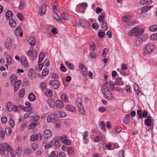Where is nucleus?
Returning <instances> with one entry per match:
<instances>
[{
	"label": "nucleus",
	"instance_id": "nucleus-1",
	"mask_svg": "<svg viewBox=\"0 0 157 157\" xmlns=\"http://www.w3.org/2000/svg\"><path fill=\"white\" fill-rule=\"evenodd\" d=\"M108 84L106 83L102 86L101 91L104 94V97L108 100H110L113 99V96L112 93L109 90L108 87Z\"/></svg>",
	"mask_w": 157,
	"mask_h": 157
},
{
	"label": "nucleus",
	"instance_id": "nucleus-2",
	"mask_svg": "<svg viewBox=\"0 0 157 157\" xmlns=\"http://www.w3.org/2000/svg\"><path fill=\"white\" fill-rule=\"evenodd\" d=\"M11 82L12 85L14 86V90L15 92H16L18 90L20 85L21 83V81L18 80L16 81L17 78L14 75H12L10 77Z\"/></svg>",
	"mask_w": 157,
	"mask_h": 157
},
{
	"label": "nucleus",
	"instance_id": "nucleus-3",
	"mask_svg": "<svg viewBox=\"0 0 157 157\" xmlns=\"http://www.w3.org/2000/svg\"><path fill=\"white\" fill-rule=\"evenodd\" d=\"M52 135L51 131L49 129L45 130L43 132V136L44 137L42 141V143L45 144L48 140V139L50 138Z\"/></svg>",
	"mask_w": 157,
	"mask_h": 157
},
{
	"label": "nucleus",
	"instance_id": "nucleus-4",
	"mask_svg": "<svg viewBox=\"0 0 157 157\" xmlns=\"http://www.w3.org/2000/svg\"><path fill=\"white\" fill-rule=\"evenodd\" d=\"M155 48L154 45L152 43L147 44L144 49V52L145 54H149L152 52Z\"/></svg>",
	"mask_w": 157,
	"mask_h": 157
},
{
	"label": "nucleus",
	"instance_id": "nucleus-5",
	"mask_svg": "<svg viewBox=\"0 0 157 157\" xmlns=\"http://www.w3.org/2000/svg\"><path fill=\"white\" fill-rule=\"evenodd\" d=\"M79 68L80 72L82 76L84 77H86L88 74L87 68L83 64L80 63L79 65Z\"/></svg>",
	"mask_w": 157,
	"mask_h": 157
},
{
	"label": "nucleus",
	"instance_id": "nucleus-6",
	"mask_svg": "<svg viewBox=\"0 0 157 157\" xmlns=\"http://www.w3.org/2000/svg\"><path fill=\"white\" fill-rule=\"evenodd\" d=\"M33 50V48L30 47L26 54L29 57H32L33 59H35L37 57V52L36 50Z\"/></svg>",
	"mask_w": 157,
	"mask_h": 157
},
{
	"label": "nucleus",
	"instance_id": "nucleus-7",
	"mask_svg": "<svg viewBox=\"0 0 157 157\" xmlns=\"http://www.w3.org/2000/svg\"><path fill=\"white\" fill-rule=\"evenodd\" d=\"M49 84L52 88L55 89H58L59 86V83L57 80H51L49 81Z\"/></svg>",
	"mask_w": 157,
	"mask_h": 157
},
{
	"label": "nucleus",
	"instance_id": "nucleus-8",
	"mask_svg": "<svg viewBox=\"0 0 157 157\" xmlns=\"http://www.w3.org/2000/svg\"><path fill=\"white\" fill-rule=\"evenodd\" d=\"M42 136L41 134H32L30 137V140L33 141L37 140L40 141L42 139Z\"/></svg>",
	"mask_w": 157,
	"mask_h": 157
},
{
	"label": "nucleus",
	"instance_id": "nucleus-9",
	"mask_svg": "<svg viewBox=\"0 0 157 157\" xmlns=\"http://www.w3.org/2000/svg\"><path fill=\"white\" fill-rule=\"evenodd\" d=\"M79 24L84 28H86V29H89L90 27V25L88 22L85 21L84 19H81L79 20Z\"/></svg>",
	"mask_w": 157,
	"mask_h": 157
},
{
	"label": "nucleus",
	"instance_id": "nucleus-10",
	"mask_svg": "<svg viewBox=\"0 0 157 157\" xmlns=\"http://www.w3.org/2000/svg\"><path fill=\"white\" fill-rule=\"evenodd\" d=\"M12 45L13 43L11 39L10 38L7 39L5 43V48L7 49H10L11 48Z\"/></svg>",
	"mask_w": 157,
	"mask_h": 157
},
{
	"label": "nucleus",
	"instance_id": "nucleus-11",
	"mask_svg": "<svg viewBox=\"0 0 157 157\" xmlns=\"http://www.w3.org/2000/svg\"><path fill=\"white\" fill-rule=\"evenodd\" d=\"M53 114L54 117L58 118L65 117L66 116V113L63 112H56Z\"/></svg>",
	"mask_w": 157,
	"mask_h": 157
},
{
	"label": "nucleus",
	"instance_id": "nucleus-12",
	"mask_svg": "<svg viewBox=\"0 0 157 157\" xmlns=\"http://www.w3.org/2000/svg\"><path fill=\"white\" fill-rule=\"evenodd\" d=\"M36 112L35 111H31L25 113L24 115L25 118L27 119L32 117L34 116L36 114Z\"/></svg>",
	"mask_w": 157,
	"mask_h": 157
},
{
	"label": "nucleus",
	"instance_id": "nucleus-13",
	"mask_svg": "<svg viewBox=\"0 0 157 157\" xmlns=\"http://www.w3.org/2000/svg\"><path fill=\"white\" fill-rule=\"evenodd\" d=\"M28 76L29 78L33 79L35 78L36 77L35 72L33 69H31L28 72Z\"/></svg>",
	"mask_w": 157,
	"mask_h": 157
},
{
	"label": "nucleus",
	"instance_id": "nucleus-14",
	"mask_svg": "<svg viewBox=\"0 0 157 157\" xmlns=\"http://www.w3.org/2000/svg\"><path fill=\"white\" fill-rule=\"evenodd\" d=\"M21 63L22 65L25 67H28L29 66V63L27 59L24 56H22L21 59Z\"/></svg>",
	"mask_w": 157,
	"mask_h": 157
},
{
	"label": "nucleus",
	"instance_id": "nucleus-15",
	"mask_svg": "<svg viewBox=\"0 0 157 157\" xmlns=\"http://www.w3.org/2000/svg\"><path fill=\"white\" fill-rule=\"evenodd\" d=\"M26 6V4L25 0H20L19 8L20 10H24Z\"/></svg>",
	"mask_w": 157,
	"mask_h": 157
},
{
	"label": "nucleus",
	"instance_id": "nucleus-16",
	"mask_svg": "<svg viewBox=\"0 0 157 157\" xmlns=\"http://www.w3.org/2000/svg\"><path fill=\"white\" fill-rule=\"evenodd\" d=\"M46 5L44 4H43L40 6L39 8V11L41 15L44 14L46 13Z\"/></svg>",
	"mask_w": 157,
	"mask_h": 157
},
{
	"label": "nucleus",
	"instance_id": "nucleus-17",
	"mask_svg": "<svg viewBox=\"0 0 157 157\" xmlns=\"http://www.w3.org/2000/svg\"><path fill=\"white\" fill-rule=\"evenodd\" d=\"M67 152L68 155L69 156L74 155L75 154V149L72 147H69L67 151Z\"/></svg>",
	"mask_w": 157,
	"mask_h": 157
},
{
	"label": "nucleus",
	"instance_id": "nucleus-18",
	"mask_svg": "<svg viewBox=\"0 0 157 157\" xmlns=\"http://www.w3.org/2000/svg\"><path fill=\"white\" fill-rule=\"evenodd\" d=\"M67 110L72 112H75L76 110L75 108L72 105H67L65 106Z\"/></svg>",
	"mask_w": 157,
	"mask_h": 157
},
{
	"label": "nucleus",
	"instance_id": "nucleus-19",
	"mask_svg": "<svg viewBox=\"0 0 157 157\" xmlns=\"http://www.w3.org/2000/svg\"><path fill=\"white\" fill-rule=\"evenodd\" d=\"M143 41V38L141 37H137L135 41V44L136 46H139L142 44Z\"/></svg>",
	"mask_w": 157,
	"mask_h": 157
},
{
	"label": "nucleus",
	"instance_id": "nucleus-20",
	"mask_svg": "<svg viewBox=\"0 0 157 157\" xmlns=\"http://www.w3.org/2000/svg\"><path fill=\"white\" fill-rule=\"evenodd\" d=\"M152 118L150 116H148L145 119V124L147 126H150L151 125V122L152 120Z\"/></svg>",
	"mask_w": 157,
	"mask_h": 157
},
{
	"label": "nucleus",
	"instance_id": "nucleus-21",
	"mask_svg": "<svg viewBox=\"0 0 157 157\" xmlns=\"http://www.w3.org/2000/svg\"><path fill=\"white\" fill-rule=\"evenodd\" d=\"M28 42L32 46H34L36 43V40L34 37L33 36L30 37L28 40Z\"/></svg>",
	"mask_w": 157,
	"mask_h": 157
},
{
	"label": "nucleus",
	"instance_id": "nucleus-22",
	"mask_svg": "<svg viewBox=\"0 0 157 157\" xmlns=\"http://www.w3.org/2000/svg\"><path fill=\"white\" fill-rule=\"evenodd\" d=\"M56 106L58 108H62L64 106V104L61 100H57L56 101Z\"/></svg>",
	"mask_w": 157,
	"mask_h": 157
},
{
	"label": "nucleus",
	"instance_id": "nucleus-23",
	"mask_svg": "<svg viewBox=\"0 0 157 157\" xmlns=\"http://www.w3.org/2000/svg\"><path fill=\"white\" fill-rule=\"evenodd\" d=\"M131 17L130 15L127 14L122 18V20L125 22L128 23L131 19Z\"/></svg>",
	"mask_w": 157,
	"mask_h": 157
},
{
	"label": "nucleus",
	"instance_id": "nucleus-24",
	"mask_svg": "<svg viewBox=\"0 0 157 157\" xmlns=\"http://www.w3.org/2000/svg\"><path fill=\"white\" fill-rule=\"evenodd\" d=\"M13 13L10 10L7 11L6 13L5 16L7 20L11 19L10 18L12 17Z\"/></svg>",
	"mask_w": 157,
	"mask_h": 157
},
{
	"label": "nucleus",
	"instance_id": "nucleus-25",
	"mask_svg": "<svg viewBox=\"0 0 157 157\" xmlns=\"http://www.w3.org/2000/svg\"><path fill=\"white\" fill-rule=\"evenodd\" d=\"M13 104L11 101L8 102L6 105V109L9 112H11L13 109Z\"/></svg>",
	"mask_w": 157,
	"mask_h": 157
},
{
	"label": "nucleus",
	"instance_id": "nucleus-26",
	"mask_svg": "<svg viewBox=\"0 0 157 157\" xmlns=\"http://www.w3.org/2000/svg\"><path fill=\"white\" fill-rule=\"evenodd\" d=\"M105 16V13H103L98 17V19L100 22H103L105 21L104 19V18Z\"/></svg>",
	"mask_w": 157,
	"mask_h": 157
},
{
	"label": "nucleus",
	"instance_id": "nucleus-27",
	"mask_svg": "<svg viewBox=\"0 0 157 157\" xmlns=\"http://www.w3.org/2000/svg\"><path fill=\"white\" fill-rule=\"evenodd\" d=\"M151 8V6H147L141 8L140 9L142 13H145L148 11Z\"/></svg>",
	"mask_w": 157,
	"mask_h": 157
},
{
	"label": "nucleus",
	"instance_id": "nucleus-28",
	"mask_svg": "<svg viewBox=\"0 0 157 157\" xmlns=\"http://www.w3.org/2000/svg\"><path fill=\"white\" fill-rule=\"evenodd\" d=\"M61 16L63 20H67L69 19V15L67 13H64L61 14Z\"/></svg>",
	"mask_w": 157,
	"mask_h": 157
},
{
	"label": "nucleus",
	"instance_id": "nucleus-29",
	"mask_svg": "<svg viewBox=\"0 0 157 157\" xmlns=\"http://www.w3.org/2000/svg\"><path fill=\"white\" fill-rule=\"evenodd\" d=\"M151 0H140V4L143 5H150L151 3Z\"/></svg>",
	"mask_w": 157,
	"mask_h": 157
},
{
	"label": "nucleus",
	"instance_id": "nucleus-30",
	"mask_svg": "<svg viewBox=\"0 0 157 157\" xmlns=\"http://www.w3.org/2000/svg\"><path fill=\"white\" fill-rule=\"evenodd\" d=\"M4 146L6 151L11 153L13 152V150L11 147L7 144L5 143Z\"/></svg>",
	"mask_w": 157,
	"mask_h": 157
},
{
	"label": "nucleus",
	"instance_id": "nucleus-31",
	"mask_svg": "<svg viewBox=\"0 0 157 157\" xmlns=\"http://www.w3.org/2000/svg\"><path fill=\"white\" fill-rule=\"evenodd\" d=\"M4 144H0V154L1 155H4L5 153Z\"/></svg>",
	"mask_w": 157,
	"mask_h": 157
},
{
	"label": "nucleus",
	"instance_id": "nucleus-32",
	"mask_svg": "<svg viewBox=\"0 0 157 157\" xmlns=\"http://www.w3.org/2000/svg\"><path fill=\"white\" fill-rule=\"evenodd\" d=\"M61 98L62 100L64 102H67L68 101V98L65 94H63L61 96Z\"/></svg>",
	"mask_w": 157,
	"mask_h": 157
},
{
	"label": "nucleus",
	"instance_id": "nucleus-33",
	"mask_svg": "<svg viewBox=\"0 0 157 157\" xmlns=\"http://www.w3.org/2000/svg\"><path fill=\"white\" fill-rule=\"evenodd\" d=\"M9 24L10 26L13 28H14L16 26V23L15 21L13 19L10 20Z\"/></svg>",
	"mask_w": 157,
	"mask_h": 157
},
{
	"label": "nucleus",
	"instance_id": "nucleus-34",
	"mask_svg": "<svg viewBox=\"0 0 157 157\" xmlns=\"http://www.w3.org/2000/svg\"><path fill=\"white\" fill-rule=\"evenodd\" d=\"M130 116L129 114H127L126 115L125 118L124 119L123 122L125 124H127L129 121V118Z\"/></svg>",
	"mask_w": 157,
	"mask_h": 157
},
{
	"label": "nucleus",
	"instance_id": "nucleus-35",
	"mask_svg": "<svg viewBox=\"0 0 157 157\" xmlns=\"http://www.w3.org/2000/svg\"><path fill=\"white\" fill-rule=\"evenodd\" d=\"M53 114H51L49 115L47 117V121L48 122H51L53 121H54L55 119L54 117Z\"/></svg>",
	"mask_w": 157,
	"mask_h": 157
},
{
	"label": "nucleus",
	"instance_id": "nucleus-36",
	"mask_svg": "<svg viewBox=\"0 0 157 157\" xmlns=\"http://www.w3.org/2000/svg\"><path fill=\"white\" fill-rule=\"evenodd\" d=\"M28 98L31 101H33L36 99V98L34 94L32 93H31L28 96Z\"/></svg>",
	"mask_w": 157,
	"mask_h": 157
},
{
	"label": "nucleus",
	"instance_id": "nucleus-37",
	"mask_svg": "<svg viewBox=\"0 0 157 157\" xmlns=\"http://www.w3.org/2000/svg\"><path fill=\"white\" fill-rule=\"evenodd\" d=\"M149 30L152 32L157 31V25H154L151 26L149 28Z\"/></svg>",
	"mask_w": 157,
	"mask_h": 157
},
{
	"label": "nucleus",
	"instance_id": "nucleus-38",
	"mask_svg": "<svg viewBox=\"0 0 157 157\" xmlns=\"http://www.w3.org/2000/svg\"><path fill=\"white\" fill-rule=\"evenodd\" d=\"M101 23V25L102 26V28L104 30H106L108 29V26L107 25V23L105 21Z\"/></svg>",
	"mask_w": 157,
	"mask_h": 157
},
{
	"label": "nucleus",
	"instance_id": "nucleus-39",
	"mask_svg": "<svg viewBox=\"0 0 157 157\" xmlns=\"http://www.w3.org/2000/svg\"><path fill=\"white\" fill-rule=\"evenodd\" d=\"M24 154L27 155H29L31 153L32 150L31 149L26 148L23 151Z\"/></svg>",
	"mask_w": 157,
	"mask_h": 157
},
{
	"label": "nucleus",
	"instance_id": "nucleus-40",
	"mask_svg": "<svg viewBox=\"0 0 157 157\" xmlns=\"http://www.w3.org/2000/svg\"><path fill=\"white\" fill-rule=\"evenodd\" d=\"M40 86L44 92L47 90V85L45 83L42 82L40 84Z\"/></svg>",
	"mask_w": 157,
	"mask_h": 157
},
{
	"label": "nucleus",
	"instance_id": "nucleus-41",
	"mask_svg": "<svg viewBox=\"0 0 157 157\" xmlns=\"http://www.w3.org/2000/svg\"><path fill=\"white\" fill-rule=\"evenodd\" d=\"M99 126L101 129L104 131H105V122L103 121H101L99 124Z\"/></svg>",
	"mask_w": 157,
	"mask_h": 157
},
{
	"label": "nucleus",
	"instance_id": "nucleus-42",
	"mask_svg": "<svg viewBox=\"0 0 157 157\" xmlns=\"http://www.w3.org/2000/svg\"><path fill=\"white\" fill-rule=\"evenodd\" d=\"M66 64L68 66V68L71 70H73L74 68V67L73 64L71 63L68 61L65 62Z\"/></svg>",
	"mask_w": 157,
	"mask_h": 157
},
{
	"label": "nucleus",
	"instance_id": "nucleus-43",
	"mask_svg": "<svg viewBox=\"0 0 157 157\" xmlns=\"http://www.w3.org/2000/svg\"><path fill=\"white\" fill-rule=\"evenodd\" d=\"M6 59H7V62L8 64H12L13 61L10 55H8L7 56Z\"/></svg>",
	"mask_w": 157,
	"mask_h": 157
},
{
	"label": "nucleus",
	"instance_id": "nucleus-44",
	"mask_svg": "<svg viewBox=\"0 0 157 157\" xmlns=\"http://www.w3.org/2000/svg\"><path fill=\"white\" fill-rule=\"evenodd\" d=\"M44 54L43 52H41L40 53L39 58V60H38V63H40V62L42 60H43L44 58Z\"/></svg>",
	"mask_w": 157,
	"mask_h": 157
},
{
	"label": "nucleus",
	"instance_id": "nucleus-45",
	"mask_svg": "<svg viewBox=\"0 0 157 157\" xmlns=\"http://www.w3.org/2000/svg\"><path fill=\"white\" fill-rule=\"evenodd\" d=\"M44 92L45 94L49 97H51L52 95V91L51 90H47L46 91Z\"/></svg>",
	"mask_w": 157,
	"mask_h": 157
},
{
	"label": "nucleus",
	"instance_id": "nucleus-46",
	"mask_svg": "<svg viewBox=\"0 0 157 157\" xmlns=\"http://www.w3.org/2000/svg\"><path fill=\"white\" fill-rule=\"evenodd\" d=\"M53 145V142L52 141H51L47 143L45 146V147L46 149H48L50 147H51Z\"/></svg>",
	"mask_w": 157,
	"mask_h": 157
},
{
	"label": "nucleus",
	"instance_id": "nucleus-47",
	"mask_svg": "<svg viewBox=\"0 0 157 157\" xmlns=\"http://www.w3.org/2000/svg\"><path fill=\"white\" fill-rule=\"evenodd\" d=\"M55 125L56 127L59 128L61 126V123L60 121L56 120L55 121Z\"/></svg>",
	"mask_w": 157,
	"mask_h": 157
},
{
	"label": "nucleus",
	"instance_id": "nucleus-48",
	"mask_svg": "<svg viewBox=\"0 0 157 157\" xmlns=\"http://www.w3.org/2000/svg\"><path fill=\"white\" fill-rule=\"evenodd\" d=\"M16 153L17 155L19 156L22 152V149L21 147H18L16 149Z\"/></svg>",
	"mask_w": 157,
	"mask_h": 157
},
{
	"label": "nucleus",
	"instance_id": "nucleus-49",
	"mask_svg": "<svg viewBox=\"0 0 157 157\" xmlns=\"http://www.w3.org/2000/svg\"><path fill=\"white\" fill-rule=\"evenodd\" d=\"M21 28L19 26H17L15 31L14 33L16 36H18L19 35V33L20 32Z\"/></svg>",
	"mask_w": 157,
	"mask_h": 157
},
{
	"label": "nucleus",
	"instance_id": "nucleus-50",
	"mask_svg": "<svg viewBox=\"0 0 157 157\" xmlns=\"http://www.w3.org/2000/svg\"><path fill=\"white\" fill-rule=\"evenodd\" d=\"M6 133L7 135H10L12 133V131L10 128H7L5 130Z\"/></svg>",
	"mask_w": 157,
	"mask_h": 157
},
{
	"label": "nucleus",
	"instance_id": "nucleus-51",
	"mask_svg": "<svg viewBox=\"0 0 157 157\" xmlns=\"http://www.w3.org/2000/svg\"><path fill=\"white\" fill-rule=\"evenodd\" d=\"M25 90L24 89H21L19 92V96L20 98H22L25 95Z\"/></svg>",
	"mask_w": 157,
	"mask_h": 157
},
{
	"label": "nucleus",
	"instance_id": "nucleus-52",
	"mask_svg": "<svg viewBox=\"0 0 157 157\" xmlns=\"http://www.w3.org/2000/svg\"><path fill=\"white\" fill-rule=\"evenodd\" d=\"M48 72L49 71L48 69L44 68L42 71V75L44 76H45L48 74Z\"/></svg>",
	"mask_w": 157,
	"mask_h": 157
},
{
	"label": "nucleus",
	"instance_id": "nucleus-53",
	"mask_svg": "<svg viewBox=\"0 0 157 157\" xmlns=\"http://www.w3.org/2000/svg\"><path fill=\"white\" fill-rule=\"evenodd\" d=\"M38 144L36 143H34L31 145V147L33 150H36L38 148Z\"/></svg>",
	"mask_w": 157,
	"mask_h": 157
},
{
	"label": "nucleus",
	"instance_id": "nucleus-54",
	"mask_svg": "<svg viewBox=\"0 0 157 157\" xmlns=\"http://www.w3.org/2000/svg\"><path fill=\"white\" fill-rule=\"evenodd\" d=\"M66 155L65 153L63 152H60L58 153L56 157H65Z\"/></svg>",
	"mask_w": 157,
	"mask_h": 157
},
{
	"label": "nucleus",
	"instance_id": "nucleus-55",
	"mask_svg": "<svg viewBox=\"0 0 157 157\" xmlns=\"http://www.w3.org/2000/svg\"><path fill=\"white\" fill-rule=\"evenodd\" d=\"M36 125L37 124L36 123H33L29 125L28 127V128L29 129H31L34 128Z\"/></svg>",
	"mask_w": 157,
	"mask_h": 157
},
{
	"label": "nucleus",
	"instance_id": "nucleus-56",
	"mask_svg": "<svg viewBox=\"0 0 157 157\" xmlns=\"http://www.w3.org/2000/svg\"><path fill=\"white\" fill-rule=\"evenodd\" d=\"M150 38L152 40H155L157 39V33L152 35L151 36Z\"/></svg>",
	"mask_w": 157,
	"mask_h": 157
},
{
	"label": "nucleus",
	"instance_id": "nucleus-57",
	"mask_svg": "<svg viewBox=\"0 0 157 157\" xmlns=\"http://www.w3.org/2000/svg\"><path fill=\"white\" fill-rule=\"evenodd\" d=\"M108 52V50L107 48H104L103 50L102 53V56L104 57H105L107 55V54Z\"/></svg>",
	"mask_w": 157,
	"mask_h": 157
},
{
	"label": "nucleus",
	"instance_id": "nucleus-58",
	"mask_svg": "<svg viewBox=\"0 0 157 157\" xmlns=\"http://www.w3.org/2000/svg\"><path fill=\"white\" fill-rule=\"evenodd\" d=\"M67 139V136L66 135H63L60 138V140L63 143Z\"/></svg>",
	"mask_w": 157,
	"mask_h": 157
},
{
	"label": "nucleus",
	"instance_id": "nucleus-59",
	"mask_svg": "<svg viewBox=\"0 0 157 157\" xmlns=\"http://www.w3.org/2000/svg\"><path fill=\"white\" fill-rule=\"evenodd\" d=\"M50 63L48 60L47 59L45 60L43 62V65L45 67H48Z\"/></svg>",
	"mask_w": 157,
	"mask_h": 157
},
{
	"label": "nucleus",
	"instance_id": "nucleus-60",
	"mask_svg": "<svg viewBox=\"0 0 157 157\" xmlns=\"http://www.w3.org/2000/svg\"><path fill=\"white\" fill-rule=\"evenodd\" d=\"M72 143V142L71 140L67 139L63 143L66 145H71Z\"/></svg>",
	"mask_w": 157,
	"mask_h": 157
},
{
	"label": "nucleus",
	"instance_id": "nucleus-61",
	"mask_svg": "<svg viewBox=\"0 0 157 157\" xmlns=\"http://www.w3.org/2000/svg\"><path fill=\"white\" fill-rule=\"evenodd\" d=\"M33 109V108L31 106H28L25 107L24 109V110L25 111H27L28 112L32 110Z\"/></svg>",
	"mask_w": 157,
	"mask_h": 157
},
{
	"label": "nucleus",
	"instance_id": "nucleus-62",
	"mask_svg": "<svg viewBox=\"0 0 157 157\" xmlns=\"http://www.w3.org/2000/svg\"><path fill=\"white\" fill-rule=\"evenodd\" d=\"M144 32V29H141L139 31L138 33H137L135 34V36H137L139 35H140L142 34Z\"/></svg>",
	"mask_w": 157,
	"mask_h": 157
},
{
	"label": "nucleus",
	"instance_id": "nucleus-63",
	"mask_svg": "<svg viewBox=\"0 0 157 157\" xmlns=\"http://www.w3.org/2000/svg\"><path fill=\"white\" fill-rule=\"evenodd\" d=\"M60 145L59 142L57 140L55 141L54 144V147L56 148H58L59 147Z\"/></svg>",
	"mask_w": 157,
	"mask_h": 157
},
{
	"label": "nucleus",
	"instance_id": "nucleus-64",
	"mask_svg": "<svg viewBox=\"0 0 157 157\" xmlns=\"http://www.w3.org/2000/svg\"><path fill=\"white\" fill-rule=\"evenodd\" d=\"M99 137L100 140H101L102 142H105V137L103 134H101L100 135Z\"/></svg>",
	"mask_w": 157,
	"mask_h": 157
}]
</instances>
